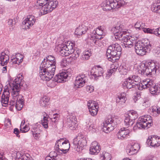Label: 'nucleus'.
<instances>
[{
  "label": "nucleus",
  "mask_w": 160,
  "mask_h": 160,
  "mask_svg": "<svg viewBox=\"0 0 160 160\" xmlns=\"http://www.w3.org/2000/svg\"><path fill=\"white\" fill-rule=\"evenodd\" d=\"M23 84V80L22 75L19 74L14 80L9 83L10 88L12 96V99L8 102L9 92L8 90L4 89L1 97V103L3 106L6 107L9 103L10 108L16 107L19 99L18 96L21 89L22 88Z\"/></svg>",
  "instance_id": "f257e3e1"
},
{
  "label": "nucleus",
  "mask_w": 160,
  "mask_h": 160,
  "mask_svg": "<svg viewBox=\"0 0 160 160\" xmlns=\"http://www.w3.org/2000/svg\"><path fill=\"white\" fill-rule=\"evenodd\" d=\"M39 76L42 80L49 81L48 84L52 83L53 85L56 82L52 78L56 70L55 64L48 63V62L41 63L40 67Z\"/></svg>",
  "instance_id": "f03ea898"
},
{
  "label": "nucleus",
  "mask_w": 160,
  "mask_h": 160,
  "mask_svg": "<svg viewBox=\"0 0 160 160\" xmlns=\"http://www.w3.org/2000/svg\"><path fill=\"white\" fill-rule=\"evenodd\" d=\"M147 81V79L141 83V79L137 75H133L130 76L126 80L123 82L122 86L124 88L131 89L134 88L140 90H142L144 87V83Z\"/></svg>",
  "instance_id": "7ed1b4c3"
},
{
  "label": "nucleus",
  "mask_w": 160,
  "mask_h": 160,
  "mask_svg": "<svg viewBox=\"0 0 160 160\" xmlns=\"http://www.w3.org/2000/svg\"><path fill=\"white\" fill-rule=\"evenodd\" d=\"M158 68V66L153 61H144L141 63L138 72L143 76L150 77L156 74Z\"/></svg>",
  "instance_id": "20e7f679"
},
{
  "label": "nucleus",
  "mask_w": 160,
  "mask_h": 160,
  "mask_svg": "<svg viewBox=\"0 0 160 160\" xmlns=\"http://www.w3.org/2000/svg\"><path fill=\"white\" fill-rule=\"evenodd\" d=\"M37 4L40 7V12L42 15L51 12L56 8L58 2L56 0H38Z\"/></svg>",
  "instance_id": "39448f33"
},
{
  "label": "nucleus",
  "mask_w": 160,
  "mask_h": 160,
  "mask_svg": "<svg viewBox=\"0 0 160 160\" xmlns=\"http://www.w3.org/2000/svg\"><path fill=\"white\" fill-rule=\"evenodd\" d=\"M122 49L118 43L110 45L107 49L106 56L108 60L114 62L118 60L121 54Z\"/></svg>",
  "instance_id": "423d86ee"
},
{
  "label": "nucleus",
  "mask_w": 160,
  "mask_h": 160,
  "mask_svg": "<svg viewBox=\"0 0 160 160\" xmlns=\"http://www.w3.org/2000/svg\"><path fill=\"white\" fill-rule=\"evenodd\" d=\"M126 3L124 0H119L118 1L116 0H105L101 4V7L104 11H108L112 9L119 8L121 6L125 5Z\"/></svg>",
  "instance_id": "0eeeda50"
},
{
  "label": "nucleus",
  "mask_w": 160,
  "mask_h": 160,
  "mask_svg": "<svg viewBox=\"0 0 160 160\" xmlns=\"http://www.w3.org/2000/svg\"><path fill=\"white\" fill-rule=\"evenodd\" d=\"M87 142L86 137L82 133H78V135L73 140L72 144L75 151L80 152L83 147L86 146Z\"/></svg>",
  "instance_id": "6e6552de"
},
{
  "label": "nucleus",
  "mask_w": 160,
  "mask_h": 160,
  "mask_svg": "<svg viewBox=\"0 0 160 160\" xmlns=\"http://www.w3.org/2000/svg\"><path fill=\"white\" fill-rule=\"evenodd\" d=\"M152 45L149 42L143 40L138 41L135 44V49L136 53L138 55L143 56L145 54L146 49H150Z\"/></svg>",
  "instance_id": "1a4fd4ad"
},
{
  "label": "nucleus",
  "mask_w": 160,
  "mask_h": 160,
  "mask_svg": "<svg viewBox=\"0 0 160 160\" xmlns=\"http://www.w3.org/2000/svg\"><path fill=\"white\" fill-rule=\"evenodd\" d=\"M152 125V117L149 115H146L139 118L136 124L139 128H149Z\"/></svg>",
  "instance_id": "9d476101"
},
{
  "label": "nucleus",
  "mask_w": 160,
  "mask_h": 160,
  "mask_svg": "<svg viewBox=\"0 0 160 160\" xmlns=\"http://www.w3.org/2000/svg\"><path fill=\"white\" fill-rule=\"evenodd\" d=\"M74 45V43L69 41L66 44L60 45L59 50L60 55L63 57L67 56L73 53Z\"/></svg>",
  "instance_id": "9b49d317"
},
{
  "label": "nucleus",
  "mask_w": 160,
  "mask_h": 160,
  "mask_svg": "<svg viewBox=\"0 0 160 160\" xmlns=\"http://www.w3.org/2000/svg\"><path fill=\"white\" fill-rule=\"evenodd\" d=\"M143 84L144 85L143 89L149 88V91L151 94L157 95L160 92V85H154L152 80L147 79V81Z\"/></svg>",
  "instance_id": "f8f14e48"
},
{
  "label": "nucleus",
  "mask_w": 160,
  "mask_h": 160,
  "mask_svg": "<svg viewBox=\"0 0 160 160\" xmlns=\"http://www.w3.org/2000/svg\"><path fill=\"white\" fill-rule=\"evenodd\" d=\"M116 118H112L111 116L110 118H108L103 123V131L106 133H108L113 130L117 124L116 121Z\"/></svg>",
  "instance_id": "ddd939ff"
},
{
  "label": "nucleus",
  "mask_w": 160,
  "mask_h": 160,
  "mask_svg": "<svg viewBox=\"0 0 160 160\" xmlns=\"http://www.w3.org/2000/svg\"><path fill=\"white\" fill-rule=\"evenodd\" d=\"M123 25L120 24L117 25L112 28L111 31L114 33L116 39L120 40L122 37L126 34L127 32L124 29Z\"/></svg>",
  "instance_id": "4468645a"
},
{
  "label": "nucleus",
  "mask_w": 160,
  "mask_h": 160,
  "mask_svg": "<svg viewBox=\"0 0 160 160\" xmlns=\"http://www.w3.org/2000/svg\"><path fill=\"white\" fill-rule=\"evenodd\" d=\"M72 71L71 69L68 68L66 70H64L59 74L56 75L54 78V80L58 82H63L66 81L65 80L68 77L71 75Z\"/></svg>",
  "instance_id": "2eb2a0df"
},
{
  "label": "nucleus",
  "mask_w": 160,
  "mask_h": 160,
  "mask_svg": "<svg viewBox=\"0 0 160 160\" xmlns=\"http://www.w3.org/2000/svg\"><path fill=\"white\" fill-rule=\"evenodd\" d=\"M138 117V114L135 111L132 110L126 115L124 120L126 127L132 126L134 123V121Z\"/></svg>",
  "instance_id": "dca6fc26"
},
{
  "label": "nucleus",
  "mask_w": 160,
  "mask_h": 160,
  "mask_svg": "<svg viewBox=\"0 0 160 160\" xmlns=\"http://www.w3.org/2000/svg\"><path fill=\"white\" fill-rule=\"evenodd\" d=\"M68 114L67 116V124L70 129L74 130L78 126L76 116L72 113H68Z\"/></svg>",
  "instance_id": "f3484780"
},
{
  "label": "nucleus",
  "mask_w": 160,
  "mask_h": 160,
  "mask_svg": "<svg viewBox=\"0 0 160 160\" xmlns=\"http://www.w3.org/2000/svg\"><path fill=\"white\" fill-rule=\"evenodd\" d=\"M86 82V77L85 75H80L77 76L74 82V88H80L82 87L85 85Z\"/></svg>",
  "instance_id": "a211bd4d"
},
{
  "label": "nucleus",
  "mask_w": 160,
  "mask_h": 160,
  "mask_svg": "<svg viewBox=\"0 0 160 160\" xmlns=\"http://www.w3.org/2000/svg\"><path fill=\"white\" fill-rule=\"evenodd\" d=\"M148 144L152 147H157L160 145V137L157 136H150L147 141Z\"/></svg>",
  "instance_id": "6ab92c4d"
},
{
  "label": "nucleus",
  "mask_w": 160,
  "mask_h": 160,
  "mask_svg": "<svg viewBox=\"0 0 160 160\" xmlns=\"http://www.w3.org/2000/svg\"><path fill=\"white\" fill-rule=\"evenodd\" d=\"M103 71L102 68L99 66H95L92 68L90 71V74L94 76V79L97 80L98 78L102 75Z\"/></svg>",
  "instance_id": "aec40b11"
},
{
  "label": "nucleus",
  "mask_w": 160,
  "mask_h": 160,
  "mask_svg": "<svg viewBox=\"0 0 160 160\" xmlns=\"http://www.w3.org/2000/svg\"><path fill=\"white\" fill-rule=\"evenodd\" d=\"M125 128H121L117 134V138L119 139L122 140L130 137V131L128 129H125Z\"/></svg>",
  "instance_id": "412c9836"
},
{
  "label": "nucleus",
  "mask_w": 160,
  "mask_h": 160,
  "mask_svg": "<svg viewBox=\"0 0 160 160\" xmlns=\"http://www.w3.org/2000/svg\"><path fill=\"white\" fill-rule=\"evenodd\" d=\"M119 40L123 41V43L122 44L123 47L131 48L132 46L133 40L130 38V36L126 34L124 35Z\"/></svg>",
  "instance_id": "4be33fe9"
},
{
  "label": "nucleus",
  "mask_w": 160,
  "mask_h": 160,
  "mask_svg": "<svg viewBox=\"0 0 160 160\" xmlns=\"http://www.w3.org/2000/svg\"><path fill=\"white\" fill-rule=\"evenodd\" d=\"M36 19L33 16H29L22 22V24L25 25V28L28 29L30 28L35 22Z\"/></svg>",
  "instance_id": "5701e85b"
},
{
  "label": "nucleus",
  "mask_w": 160,
  "mask_h": 160,
  "mask_svg": "<svg viewBox=\"0 0 160 160\" xmlns=\"http://www.w3.org/2000/svg\"><path fill=\"white\" fill-rule=\"evenodd\" d=\"M140 148V145L138 143H135L129 146L128 149L126 150L128 154L131 155L137 153Z\"/></svg>",
  "instance_id": "b1692460"
},
{
  "label": "nucleus",
  "mask_w": 160,
  "mask_h": 160,
  "mask_svg": "<svg viewBox=\"0 0 160 160\" xmlns=\"http://www.w3.org/2000/svg\"><path fill=\"white\" fill-rule=\"evenodd\" d=\"M100 149L98 142L96 141L93 142L92 143L90 148V153L91 154H97L99 152Z\"/></svg>",
  "instance_id": "393cba45"
},
{
  "label": "nucleus",
  "mask_w": 160,
  "mask_h": 160,
  "mask_svg": "<svg viewBox=\"0 0 160 160\" xmlns=\"http://www.w3.org/2000/svg\"><path fill=\"white\" fill-rule=\"evenodd\" d=\"M59 151L62 152L61 153H66L68 151L70 147V144L68 140H67L63 144L60 145Z\"/></svg>",
  "instance_id": "a878e982"
},
{
  "label": "nucleus",
  "mask_w": 160,
  "mask_h": 160,
  "mask_svg": "<svg viewBox=\"0 0 160 160\" xmlns=\"http://www.w3.org/2000/svg\"><path fill=\"white\" fill-rule=\"evenodd\" d=\"M9 58V56L4 52L1 53V65L3 66L7 64Z\"/></svg>",
  "instance_id": "bb28decb"
},
{
  "label": "nucleus",
  "mask_w": 160,
  "mask_h": 160,
  "mask_svg": "<svg viewBox=\"0 0 160 160\" xmlns=\"http://www.w3.org/2000/svg\"><path fill=\"white\" fill-rule=\"evenodd\" d=\"M18 100L16 105V108L18 111L20 110L23 107L24 101L23 98L21 95L18 96Z\"/></svg>",
  "instance_id": "cd10ccee"
},
{
  "label": "nucleus",
  "mask_w": 160,
  "mask_h": 160,
  "mask_svg": "<svg viewBox=\"0 0 160 160\" xmlns=\"http://www.w3.org/2000/svg\"><path fill=\"white\" fill-rule=\"evenodd\" d=\"M48 62V63L56 64V61L55 58L52 55H49L47 56L46 59L45 58L42 61L41 63H45Z\"/></svg>",
  "instance_id": "c85d7f7f"
},
{
  "label": "nucleus",
  "mask_w": 160,
  "mask_h": 160,
  "mask_svg": "<svg viewBox=\"0 0 160 160\" xmlns=\"http://www.w3.org/2000/svg\"><path fill=\"white\" fill-rule=\"evenodd\" d=\"M103 38L102 37H98L95 34H92L90 35V42L92 44H97V43L99 42L100 40L101 39Z\"/></svg>",
  "instance_id": "c756f323"
},
{
  "label": "nucleus",
  "mask_w": 160,
  "mask_h": 160,
  "mask_svg": "<svg viewBox=\"0 0 160 160\" xmlns=\"http://www.w3.org/2000/svg\"><path fill=\"white\" fill-rule=\"evenodd\" d=\"M49 98L46 96H44L40 100L39 104L41 106L45 107L48 105Z\"/></svg>",
  "instance_id": "7c9ffc66"
},
{
  "label": "nucleus",
  "mask_w": 160,
  "mask_h": 160,
  "mask_svg": "<svg viewBox=\"0 0 160 160\" xmlns=\"http://www.w3.org/2000/svg\"><path fill=\"white\" fill-rule=\"evenodd\" d=\"M66 141V140H65L64 138H61L58 140L56 141L55 146V150L58 152L60 153V152L59 151V148H60V145L63 144Z\"/></svg>",
  "instance_id": "2f4dec72"
},
{
  "label": "nucleus",
  "mask_w": 160,
  "mask_h": 160,
  "mask_svg": "<svg viewBox=\"0 0 160 160\" xmlns=\"http://www.w3.org/2000/svg\"><path fill=\"white\" fill-rule=\"evenodd\" d=\"M74 49V51L73 53H71V56L70 57V59H71L72 61H73L76 60L78 58L79 56V54L80 52V51L79 50H77V49Z\"/></svg>",
  "instance_id": "473e14b6"
},
{
  "label": "nucleus",
  "mask_w": 160,
  "mask_h": 160,
  "mask_svg": "<svg viewBox=\"0 0 160 160\" xmlns=\"http://www.w3.org/2000/svg\"><path fill=\"white\" fill-rule=\"evenodd\" d=\"M126 101V97L120 94L116 98V102L117 104L120 105L125 103Z\"/></svg>",
  "instance_id": "72a5a7b5"
},
{
  "label": "nucleus",
  "mask_w": 160,
  "mask_h": 160,
  "mask_svg": "<svg viewBox=\"0 0 160 160\" xmlns=\"http://www.w3.org/2000/svg\"><path fill=\"white\" fill-rule=\"evenodd\" d=\"M118 70L121 74L126 75L128 71V68L124 64H122L119 66Z\"/></svg>",
  "instance_id": "f704fd0d"
},
{
  "label": "nucleus",
  "mask_w": 160,
  "mask_h": 160,
  "mask_svg": "<svg viewBox=\"0 0 160 160\" xmlns=\"http://www.w3.org/2000/svg\"><path fill=\"white\" fill-rule=\"evenodd\" d=\"M103 28L102 26L98 27L96 30L93 32V34H96L98 37H102L103 35Z\"/></svg>",
  "instance_id": "c9c22d12"
},
{
  "label": "nucleus",
  "mask_w": 160,
  "mask_h": 160,
  "mask_svg": "<svg viewBox=\"0 0 160 160\" xmlns=\"http://www.w3.org/2000/svg\"><path fill=\"white\" fill-rule=\"evenodd\" d=\"M111 155L108 153L103 152L101 154L100 159L101 160H111Z\"/></svg>",
  "instance_id": "e433bc0d"
},
{
  "label": "nucleus",
  "mask_w": 160,
  "mask_h": 160,
  "mask_svg": "<svg viewBox=\"0 0 160 160\" xmlns=\"http://www.w3.org/2000/svg\"><path fill=\"white\" fill-rule=\"evenodd\" d=\"M151 9L152 12L160 14V5H158L157 3H154L152 6Z\"/></svg>",
  "instance_id": "4c0bfd02"
},
{
  "label": "nucleus",
  "mask_w": 160,
  "mask_h": 160,
  "mask_svg": "<svg viewBox=\"0 0 160 160\" xmlns=\"http://www.w3.org/2000/svg\"><path fill=\"white\" fill-rule=\"evenodd\" d=\"M24 155L22 153H21L19 152H14L12 154V156L13 158H14L15 160L18 159L22 157V155Z\"/></svg>",
  "instance_id": "58836bf2"
},
{
  "label": "nucleus",
  "mask_w": 160,
  "mask_h": 160,
  "mask_svg": "<svg viewBox=\"0 0 160 160\" xmlns=\"http://www.w3.org/2000/svg\"><path fill=\"white\" fill-rule=\"evenodd\" d=\"M118 67L116 66H115L114 64H112L111 66V68L107 74V75L109 77L112 74L115 72L118 68Z\"/></svg>",
  "instance_id": "ea45409f"
},
{
  "label": "nucleus",
  "mask_w": 160,
  "mask_h": 160,
  "mask_svg": "<svg viewBox=\"0 0 160 160\" xmlns=\"http://www.w3.org/2000/svg\"><path fill=\"white\" fill-rule=\"evenodd\" d=\"M48 119V118L47 116H44L43 119L41 120L42 124L45 128H48V124L49 122Z\"/></svg>",
  "instance_id": "a19ab883"
},
{
  "label": "nucleus",
  "mask_w": 160,
  "mask_h": 160,
  "mask_svg": "<svg viewBox=\"0 0 160 160\" xmlns=\"http://www.w3.org/2000/svg\"><path fill=\"white\" fill-rule=\"evenodd\" d=\"M87 106L88 109L92 108V107H95L96 108H98L99 107L98 105V104L94 101H89L88 102Z\"/></svg>",
  "instance_id": "79ce46f5"
},
{
  "label": "nucleus",
  "mask_w": 160,
  "mask_h": 160,
  "mask_svg": "<svg viewBox=\"0 0 160 160\" xmlns=\"http://www.w3.org/2000/svg\"><path fill=\"white\" fill-rule=\"evenodd\" d=\"M145 26L144 23H143L141 22H137L135 24V27L139 30H142V28H144Z\"/></svg>",
  "instance_id": "37998d69"
},
{
  "label": "nucleus",
  "mask_w": 160,
  "mask_h": 160,
  "mask_svg": "<svg viewBox=\"0 0 160 160\" xmlns=\"http://www.w3.org/2000/svg\"><path fill=\"white\" fill-rule=\"evenodd\" d=\"M11 62L13 64H20L21 63H19L18 58H17L14 55L11 57L10 59Z\"/></svg>",
  "instance_id": "c03bdc74"
},
{
  "label": "nucleus",
  "mask_w": 160,
  "mask_h": 160,
  "mask_svg": "<svg viewBox=\"0 0 160 160\" xmlns=\"http://www.w3.org/2000/svg\"><path fill=\"white\" fill-rule=\"evenodd\" d=\"M98 108L94 107L89 109L90 114L93 116L96 115L98 111Z\"/></svg>",
  "instance_id": "a18cd8bd"
},
{
  "label": "nucleus",
  "mask_w": 160,
  "mask_h": 160,
  "mask_svg": "<svg viewBox=\"0 0 160 160\" xmlns=\"http://www.w3.org/2000/svg\"><path fill=\"white\" fill-rule=\"evenodd\" d=\"M155 29H151L149 28H146L144 27L142 28V31L145 33H148L150 34H154L155 35V32L156 31Z\"/></svg>",
  "instance_id": "49530a36"
},
{
  "label": "nucleus",
  "mask_w": 160,
  "mask_h": 160,
  "mask_svg": "<svg viewBox=\"0 0 160 160\" xmlns=\"http://www.w3.org/2000/svg\"><path fill=\"white\" fill-rule=\"evenodd\" d=\"M152 114L153 115L156 116L158 115L160 112V108L157 107H154L152 108Z\"/></svg>",
  "instance_id": "de8ad7c7"
},
{
  "label": "nucleus",
  "mask_w": 160,
  "mask_h": 160,
  "mask_svg": "<svg viewBox=\"0 0 160 160\" xmlns=\"http://www.w3.org/2000/svg\"><path fill=\"white\" fill-rule=\"evenodd\" d=\"M140 104L142 106V108H143L149 107L150 105L148 101L146 99L142 100Z\"/></svg>",
  "instance_id": "09e8293b"
},
{
  "label": "nucleus",
  "mask_w": 160,
  "mask_h": 160,
  "mask_svg": "<svg viewBox=\"0 0 160 160\" xmlns=\"http://www.w3.org/2000/svg\"><path fill=\"white\" fill-rule=\"evenodd\" d=\"M82 26H79L76 29L75 33L76 34L78 35H81L82 34Z\"/></svg>",
  "instance_id": "8fccbe9b"
},
{
  "label": "nucleus",
  "mask_w": 160,
  "mask_h": 160,
  "mask_svg": "<svg viewBox=\"0 0 160 160\" xmlns=\"http://www.w3.org/2000/svg\"><path fill=\"white\" fill-rule=\"evenodd\" d=\"M16 23V20L15 19H10L8 20V24L10 26H11V28L10 29H13V26Z\"/></svg>",
  "instance_id": "3c124183"
},
{
  "label": "nucleus",
  "mask_w": 160,
  "mask_h": 160,
  "mask_svg": "<svg viewBox=\"0 0 160 160\" xmlns=\"http://www.w3.org/2000/svg\"><path fill=\"white\" fill-rule=\"evenodd\" d=\"M11 126V123L10 120L9 118L6 119L4 124V126L6 128H5L4 129H6V128L10 127Z\"/></svg>",
  "instance_id": "603ef678"
},
{
  "label": "nucleus",
  "mask_w": 160,
  "mask_h": 160,
  "mask_svg": "<svg viewBox=\"0 0 160 160\" xmlns=\"http://www.w3.org/2000/svg\"><path fill=\"white\" fill-rule=\"evenodd\" d=\"M16 57L18 58L19 63H22L23 61L24 56L22 55L19 53H16L14 55Z\"/></svg>",
  "instance_id": "864d4df0"
},
{
  "label": "nucleus",
  "mask_w": 160,
  "mask_h": 160,
  "mask_svg": "<svg viewBox=\"0 0 160 160\" xmlns=\"http://www.w3.org/2000/svg\"><path fill=\"white\" fill-rule=\"evenodd\" d=\"M140 98V94L139 93H135L133 97V100L135 102L139 99Z\"/></svg>",
  "instance_id": "5fc2aeb1"
},
{
  "label": "nucleus",
  "mask_w": 160,
  "mask_h": 160,
  "mask_svg": "<svg viewBox=\"0 0 160 160\" xmlns=\"http://www.w3.org/2000/svg\"><path fill=\"white\" fill-rule=\"evenodd\" d=\"M81 26H82V31H83L82 32V34H85L87 31V30H88L90 29V27H89V28H87L84 25H82Z\"/></svg>",
  "instance_id": "6e6d98bb"
},
{
  "label": "nucleus",
  "mask_w": 160,
  "mask_h": 160,
  "mask_svg": "<svg viewBox=\"0 0 160 160\" xmlns=\"http://www.w3.org/2000/svg\"><path fill=\"white\" fill-rule=\"evenodd\" d=\"M67 60L65 58L62 59L61 62V65L62 67H64L67 65Z\"/></svg>",
  "instance_id": "4d7b16f0"
},
{
  "label": "nucleus",
  "mask_w": 160,
  "mask_h": 160,
  "mask_svg": "<svg viewBox=\"0 0 160 160\" xmlns=\"http://www.w3.org/2000/svg\"><path fill=\"white\" fill-rule=\"evenodd\" d=\"M20 132L19 131V129L17 128H15L13 130V133L16 134V136L18 138H20V136L19 135Z\"/></svg>",
  "instance_id": "13d9d810"
},
{
  "label": "nucleus",
  "mask_w": 160,
  "mask_h": 160,
  "mask_svg": "<svg viewBox=\"0 0 160 160\" xmlns=\"http://www.w3.org/2000/svg\"><path fill=\"white\" fill-rule=\"evenodd\" d=\"M58 114L57 113H55L53 114V118H51V120L52 122H57V121H58L57 118H58ZM50 119H51V118H50Z\"/></svg>",
  "instance_id": "bf43d9fd"
},
{
  "label": "nucleus",
  "mask_w": 160,
  "mask_h": 160,
  "mask_svg": "<svg viewBox=\"0 0 160 160\" xmlns=\"http://www.w3.org/2000/svg\"><path fill=\"white\" fill-rule=\"evenodd\" d=\"M29 128L26 125L23 127V129L21 128L20 130L22 132H26L29 130Z\"/></svg>",
  "instance_id": "052dcab7"
},
{
  "label": "nucleus",
  "mask_w": 160,
  "mask_h": 160,
  "mask_svg": "<svg viewBox=\"0 0 160 160\" xmlns=\"http://www.w3.org/2000/svg\"><path fill=\"white\" fill-rule=\"evenodd\" d=\"M57 156H53L52 157L50 156H47L45 158V160H55L57 159Z\"/></svg>",
  "instance_id": "680f3d73"
},
{
  "label": "nucleus",
  "mask_w": 160,
  "mask_h": 160,
  "mask_svg": "<svg viewBox=\"0 0 160 160\" xmlns=\"http://www.w3.org/2000/svg\"><path fill=\"white\" fill-rule=\"evenodd\" d=\"M87 91L91 93L93 91L94 88L93 87L87 86L86 88Z\"/></svg>",
  "instance_id": "e2e57ef3"
},
{
  "label": "nucleus",
  "mask_w": 160,
  "mask_h": 160,
  "mask_svg": "<svg viewBox=\"0 0 160 160\" xmlns=\"http://www.w3.org/2000/svg\"><path fill=\"white\" fill-rule=\"evenodd\" d=\"M83 54H84L87 57V58H89L90 57L91 55V53L90 52H89L88 51H85L83 52Z\"/></svg>",
  "instance_id": "0e129e2a"
},
{
  "label": "nucleus",
  "mask_w": 160,
  "mask_h": 160,
  "mask_svg": "<svg viewBox=\"0 0 160 160\" xmlns=\"http://www.w3.org/2000/svg\"><path fill=\"white\" fill-rule=\"evenodd\" d=\"M4 152H1V160H8L5 156Z\"/></svg>",
  "instance_id": "69168bd1"
},
{
  "label": "nucleus",
  "mask_w": 160,
  "mask_h": 160,
  "mask_svg": "<svg viewBox=\"0 0 160 160\" xmlns=\"http://www.w3.org/2000/svg\"><path fill=\"white\" fill-rule=\"evenodd\" d=\"M156 31L155 32V35L160 37V27L156 29Z\"/></svg>",
  "instance_id": "338daca9"
},
{
  "label": "nucleus",
  "mask_w": 160,
  "mask_h": 160,
  "mask_svg": "<svg viewBox=\"0 0 160 160\" xmlns=\"http://www.w3.org/2000/svg\"><path fill=\"white\" fill-rule=\"evenodd\" d=\"M32 133H39L40 131L39 129L37 127H35L32 129Z\"/></svg>",
  "instance_id": "774afa93"
}]
</instances>
